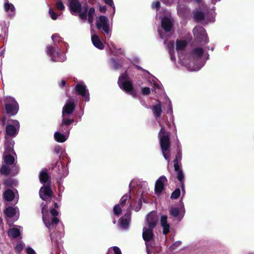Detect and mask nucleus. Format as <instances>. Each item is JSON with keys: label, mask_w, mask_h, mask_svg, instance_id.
Instances as JSON below:
<instances>
[{"label": "nucleus", "mask_w": 254, "mask_h": 254, "mask_svg": "<svg viewBox=\"0 0 254 254\" xmlns=\"http://www.w3.org/2000/svg\"><path fill=\"white\" fill-rule=\"evenodd\" d=\"M168 50L174 49V43L173 41H169L167 44Z\"/></svg>", "instance_id": "53"}, {"label": "nucleus", "mask_w": 254, "mask_h": 254, "mask_svg": "<svg viewBox=\"0 0 254 254\" xmlns=\"http://www.w3.org/2000/svg\"><path fill=\"white\" fill-rule=\"evenodd\" d=\"M153 229L150 228H143L142 233V238L144 241L149 242L152 240L154 238V234L153 232Z\"/></svg>", "instance_id": "16"}, {"label": "nucleus", "mask_w": 254, "mask_h": 254, "mask_svg": "<svg viewBox=\"0 0 254 254\" xmlns=\"http://www.w3.org/2000/svg\"><path fill=\"white\" fill-rule=\"evenodd\" d=\"M60 251L57 249L55 252V254H54V252H53L51 254H60Z\"/></svg>", "instance_id": "64"}, {"label": "nucleus", "mask_w": 254, "mask_h": 254, "mask_svg": "<svg viewBox=\"0 0 254 254\" xmlns=\"http://www.w3.org/2000/svg\"><path fill=\"white\" fill-rule=\"evenodd\" d=\"M53 169H55V171L57 172L58 175L62 176V173L60 169H64V166L61 163V162L57 161L55 164L54 167H52Z\"/></svg>", "instance_id": "33"}, {"label": "nucleus", "mask_w": 254, "mask_h": 254, "mask_svg": "<svg viewBox=\"0 0 254 254\" xmlns=\"http://www.w3.org/2000/svg\"><path fill=\"white\" fill-rule=\"evenodd\" d=\"M168 181L166 177L164 176H162L159 177L156 181L155 185V194H158L161 193L164 189V184Z\"/></svg>", "instance_id": "11"}, {"label": "nucleus", "mask_w": 254, "mask_h": 254, "mask_svg": "<svg viewBox=\"0 0 254 254\" xmlns=\"http://www.w3.org/2000/svg\"><path fill=\"white\" fill-rule=\"evenodd\" d=\"M76 93L85 99V101H89V94L85 85L77 84L75 87Z\"/></svg>", "instance_id": "8"}, {"label": "nucleus", "mask_w": 254, "mask_h": 254, "mask_svg": "<svg viewBox=\"0 0 254 254\" xmlns=\"http://www.w3.org/2000/svg\"><path fill=\"white\" fill-rule=\"evenodd\" d=\"M4 8L5 11L6 12L10 11V12L14 13L15 10L14 6L12 3H9L8 0H4Z\"/></svg>", "instance_id": "32"}, {"label": "nucleus", "mask_w": 254, "mask_h": 254, "mask_svg": "<svg viewBox=\"0 0 254 254\" xmlns=\"http://www.w3.org/2000/svg\"><path fill=\"white\" fill-rule=\"evenodd\" d=\"M43 220L46 227L49 229H51L53 226L57 225L59 222V219L56 217L52 218L51 221L47 222L44 219Z\"/></svg>", "instance_id": "28"}, {"label": "nucleus", "mask_w": 254, "mask_h": 254, "mask_svg": "<svg viewBox=\"0 0 254 254\" xmlns=\"http://www.w3.org/2000/svg\"><path fill=\"white\" fill-rule=\"evenodd\" d=\"M13 122L15 126H19V123L17 121L15 120ZM18 130L19 126L16 128L15 126L11 124L7 125L5 127V132L6 134L11 137L15 136L18 133Z\"/></svg>", "instance_id": "12"}, {"label": "nucleus", "mask_w": 254, "mask_h": 254, "mask_svg": "<svg viewBox=\"0 0 254 254\" xmlns=\"http://www.w3.org/2000/svg\"><path fill=\"white\" fill-rule=\"evenodd\" d=\"M18 167L14 165L12 168H10L9 165H6L5 164L2 165L0 168V173L1 175H4L5 176H8L12 171L13 174V175H16L18 173Z\"/></svg>", "instance_id": "10"}, {"label": "nucleus", "mask_w": 254, "mask_h": 254, "mask_svg": "<svg viewBox=\"0 0 254 254\" xmlns=\"http://www.w3.org/2000/svg\"><path fill=\"white\" fill-rule=\"evenodd\" d=\"M3 184L6 187H11L12 185V180L10 179H5L4 180Z\"/></svg>", "instance_id": "46"}, {"label": "nucleus", "mask_w": 254, "mask_h": 254, "mask_svg": "<svg viewBox=\"0 0 254 254\" xmlns=\"http://www.w3.org/2000/svg\"><path fill=\"white\" fill-rule=\"evenodd\" d=\"M138 207H136L135 208V210L136 211H138L142 207V201H141V199H139V201H138Z\"/></svg>", "instance_id": "57"}, {"label": "nucleus", "mask_w": 254, "mask_h": 254, "mask_svg": "<svg viewBox=\"0 0 254 254\" xmlns=\"http://www.w3.org/2000/svg\"><path fill=\"white\" fill-rule=\"evenodd\" d=\"M20 235V232L19 230L16 228H11L8 232V236L13 239L18 238Z\"/></svg>", "instance_id": "27"}, {"label": "nucleus", "mask_w": 254, "mask_h": 254, "mask_svg": "<svg viewBox=\"0 0 254 254\" xmlns=\"http://www.w3.org/2000/svg\"><path fill=\"white\" fill-rule=\"evenodd\" d=\"M152 7L153 8H155L156 10H158L160 8V2L159 1H155L152 4Z\"/></svg>", "instance_id": "47"}, {"label": "nucleus", "mask_w": 254, "mask_h": 254, "mask_svg": "<svg viewBox=\"0 0 254 254\" xmlns=\"http://www.w3.org/2000/svg\"><path fill=\"white\" fill-rule=\"evenodd\" d=\"M168 52H169L170 55L175 54L174 49H172H172L168 50Z\"/></svg>", "instance_id": "60"}, {"label": "nucleus", "mask_w": 254, "mask_h": 254, "mask_svg": "<svg viewBox=\"0 0 254 254\" xmlns=\"http://www.w3.org/2000/svg\"><path fill=\"white\" fill-rule=\"evenodd\" d=\"M47 54L50 57H51L52 60L53 62H61V61L58 58L61 56V53L59 51H57L56 53V56L54 55V53L55 52V50L54 48L51 46H47Z\"/></svg>", "instance_id": "17"}, {"label": "nucleus", "mask_w": 254, "mask_h": 254, "mask_svg": "<svg viewBox=\"0 0 254 254\" xmlns=\"http://www.w3.org/2000/svg\"><path fill=\"white\" fill-rule=\"evenodd\" d=\"M57 8L60 10H63L64 9V6L62 1L58 0L56 3Z\"/></svg>", "instance_id": "42"}, {"label": "nucleus", "mask_w": 254, "mask_h": 254, "mask_svg": "<svg viewBox=\"0 0 254 254\" xmlns=\"http://www.w3.org/2000/svg\"><path fill=\"white\" fill-rule=\"evenodd\" d=\"M23 248L24 245L22 243H18L14 247L15 252L17 254H19L23 250Z\"/></svg>", "instance_id": "41"}, {"label": "nucleus", "mask_w": 254, "mask_h": 254, "mask_svg": "<svg viewBox=\"0 0 254 254\" xmlns=\"http://www.w3.org/2000/svg\"><path fill=\"white\" fill-rule=\"evenodd\" d=\"M99 10L100 11V12H101L102 13H105L107 10L106 6V5H104V6L100 5L99 8Z\"/></svg>", "instance_id": "55"}, {"label": "nucleus", "mask_w": 254, "mask_h": 254, "mask_svg": "<svg viewBox=\"0 0 254 254\" xmlns=\"http://www.w3.org/2000/svg\"><path fill=\"white\" fill-rule=\"evenodd\" d=\"M203 34H204L205 32L204 29H203ZM202 40H204V44L207 43L208 42V39L207 38V35L206 33H205V35L204 34H203V35L202 36Z\"/></svg>", "instance_id": "56"}, {"label": "nucleus", "mask_w": 254, "mask_h": 254, "mask_svg": "<svg viewBox=\"0 0 254 254\" xmlns=\"http://www.w3.org/2000/svg\"><path fill=\"white\" fill-rule=\"evenodd\" d=\"M27 254H36L35 251L30 247H28L26 250Z\"/></svg>", "instance_id": "54"}, {"label": "nucleus", "mask_w": 254, "mask_h": 254, "mask_svg": "<svg viewBox=\"0 0 254 254\" xmlns=\"http://www.w3.org/2000/svg\"><path fill=\"white\" fill-rule=\"evenodd\" d=\"M71 127H69L67 126L62 125V123L60 126V130L64 134H68L69 133Z\"/></svg>", "instance_id": "38"}, {"label": "nucleus", "mask_w": 254, "mask_h": 254, "mask_svg": "<svg viewBox=\"0 0 254 254\" xmlns=\"http://www.w3.org/2000/svg\"><path fill=\"white\" fill-rule=\"evenodd\" d=\"M54 137L55 140L59 142H64L66 140V136L58 131L55 133Z\"/></svg>", "instance_id": "30"}, {"label": "nucleus", "mask_w": 254, "mask_h": 254, "mask_svg": "<svg viewBox=\"0 0 254 254\" xmlns=\"http://www.w3.org/2000/svg\"><path fill=\"white\" fill-rule=\"evenodd\" d=\"M65 85H66L65 81H64V80H62L61 81V86L64 87V86H65Z\"/></svg>", "instance_id": "61"}, {"label": "nucleus", "mask_w": 254, "mask_h": 254, "mask_svg": "<svg viewBox=\"0 0 254 254\" xmlns=\"http://www.w3.org/2000/svg\"><path fill=\"white\" fill-rule=\"evenodd\" d=\"M54 208L55 209L56 208H57L59 207V205L58 204V203L57 202H54Z\"/></svg>", "instance_id": "63"}, {"label": "nucleus", "mask_w": 254, "mask_h": 254, "mask_svg": "<svg viewBox=\"0 0 254 254\" xmlns=\"http://www.w3.org/2000/svg\"><path fill=\"white\" fill-rule=\"evenodd\" d=\"M62 151V148L59 145L56 146L54 148V152L57 154H60Z\"/></svg>", "instance_id": "49"}, {"label": "nucleus", "mask_w": 254, "mask_h": 254, "mask_svg": "<svg viewBox=\"0 0 254 254\" xmlns=\"http://www.w3.org/2000/svg\"><path fill=\"white\" fill-rule=\"evenodd\" d=\"M193 17L197 21H200L205 19V14L201 11H197L194 14Z\"/></svg>", "instance_id": "35"}, {"label": "nucleus", "mask_w": 254, "mask_h": 254, "mask_svg": "<svg viewBox=\"0 0 254 254\" xmlns=\"http://www.w3.org/2000/svg\"><path fill=\"white\" fill-rule=\"evenodd\" d=\"M174 170L177 173V178L180 182V187L182 189V192L183 193H185V176L183 170L180 168L179 165H178L177 169L174 167Z\"/></svg>", "instance_id": "13"}, {"label": "nucleus", "mask_w": 254, "mask_h": 254, "mask_svg": "<svg viewBox=\"0 0 254 254\" xmlns=\"http://www.w3.org/2000/svg\"><path fill=\"white\" fill-rule=\"evenodd\" d=\"M157 217L155 212H151L147 216L146 222L148 228L154 229L157 224Z\"/></svg>", "instance_id": "14"}, {"label": "nucleus", "mask_w": 254, "mask_h": 254, "mask_svg": "<svg viewBox=\"0 0 254 254\" xmlns=\"http://www.w3.org/2000/svg\"><path fill=\"white\" fill-rule=\"evenodd\" d=\"M96 27L98 30H102L106 34L110 33V23L108 18L104 15H100L97 19Z\"/></svg>", "instance_id": "5"}, {"label": "nucleus", "mask_w": 254, "mask_h": 254, "mask_svg": "<svg viewBox=\"0 0 254 254\" xmlns=\"http://www.w3.org/2000/svg\"><path fill=\"white\" fill-rule=\"evenodd\" d=\"M170 58H171V60L172 61H175L176 60V57H175V54H172V55H170Z\"/></svg>", "instance_id": "59"}, {"label": "nucleus", "mask_w": 254, "mask_h": 254, "mask_svg": "<svg viewBox=\"0 0 254 254\" xmlns=\"http://www.w3.org/2000/svg\"><path fill=\"white\" fill-rule=\"evenodd\" d=\"M75 106L76 105L73 101V99L66 102L63 108L62 116L71 115L75 110Z\"/></svg>", "instance_id": "9"}, {"label": "nucleus", "mask_w": 254, "mask_h": 254, "mask_svg": "<svg viewBox=\"0 0 254 254\" xmlns=\"http://www.w3.org/2000/svg\"><path fill=\"white\" fill-rule=\"evenodd\" d=\"M129 79L127 71H126L119 76L118 81V85L121 89L131 95L133 98H136L137 93L133 88L132 81Z\"/></svg>", "instance_id": "3"}, {"label": "nucleus", "mask_w": 254, "mask_h": 254, "mask_svg": "<svg viewBox=\"0 0 254 254\" xmlns=\"http://www.w3.org/2000/svg\"><path fill=\"white\" fill-rule=\"evenodd\" d=\"M68 116H62V124L64 126H67L71 127V125L74 122V120L72 118L70 119L67 118Z\"/></svg>", "instance_id": "31"}, {"label": "nucleus", "mask_w": 254, "mask_h": 254, "mask_svg": "<svg viewBox=\"0 0 254 254\" xmlns=\"http://www.w3.org/2000/svg\"><path fill=\"white\" fill-rule=\"evenodd\" d=\"M182 159V149L181 146L180 144L178 145L177 153L175 157V159L174 160V167L175 168H178V165H179V161Z\"/></svg>", "instance_id": "23"}, {"label": "nucleus", "mask_w": 254, "mask_h": 254, "mask_svg": "<svg viewBox=\"0 0 254 254\" xmlns=\"http://www.w3.org/2000/svg\"><path fill=\"white\" fill-rule=\"evenodd\" d=\"M161 26L164 31L169 32L172 29L173 22L169 18L164 16L161 20Z\"/></svg>", "instance_id": "15"}, {"label": "nucleus", "mask_w": 254, "mask_h": 254, "mask_svg": "<svg viewBox=\"0 0 254 254\" xmlns=\"http://www.w3.org/2000/svg\"><path fill=\"white\" fill-rule=\"evenodd\" d=\"M204 53L203 49L202 48H195L191 52V55L195 58H200Z\"/></svg>", "instance_id": "29"}, {"label": "nucleus", "mask_w": 254, "mask_h": 254, "mask_svg": "<svg viewBox=\"0 0 254 254\" xmlns=\"http://www.w3.org/2000/svg\"><path fill=\"white\" fill-rule=\"evenodd\" d=\"M121 207L119 204L116 205L114 207L113 211L115 215L118 216L121 214L122 211Z\"/></svg>", "instance_id": "40"}, {"label": "nucleus", "mask_w": 254, "mask_h": 254, "mask_svg": "<svg viewBox=\"0 0 254 254\" xmlns=\"http://www.w3.org/2000/svg\"><path fill=\"white\" fill-rule=\"evenodd\" d=\"M131 198V196L130 195H127V194H125L124 195L121 200H120V205L122 206V207H124L126 203H127V200H128V198Z\"/></svg>", "instance_id": "36"}, {"label": "nucleus", "mask_w": 254, "mask_h": 254, "mask_svg": "<svg viewBox=\"0 0 254 254\" xmlns=\"http://www.w3.org/2000/svg\"><path fill=\"white\" fill-rule=\"evenodd\" d=\"M113 250L114 251V254H122L120 249L118 247H113Z\"/></svg>", "instance_id": "51"}, {"label": "nucleus", "mask_w": 254, "mask_h": 254, "mask_svg": "<svg viewBox=\"0 0 254 254\" xmlns=\"http://www.w3.org/2000/svg\"><path fill=\"white\" fill-rule=\"evenodd\" d=\"M14 142L11 138L5 137V141L4 144L5 153L8 154L13 152V146Z\"/></svg>", "instance_id": "19"}, {"label": "nucleus", "mask_w": 254, "mask_h": 254, "mask_svg": "<svg viewBox=\"0 0 254 254\" xmlns=\"http://www.w3.org/2000/svg\"><path fill=\"white\" fill-rule=\"evenodd\" d=\"M187 46V42L184 40H177L176 50L177 51L183 50Z\"/></svg>", "instance_id": "34"}, {"label": "nucleus", "mask_w": 254, "mask_h": 254, "mask_svg": "<svg viewBox=\"0 0 254 254\" xmlns=\"http://www.w3.org/2000/svg\"><path fill=\"white\" fill-rule=\"evenodd\" d=\"M168 217L166 215H162L161 217L160 223L163 228V234L167 235L170 231V225L167 222Z\"/></svg>", "instance_id": "18"}, {"label": "nucleus", "mask_w": 254, "mask_h": 254, "mask_svg": "<svg viewBox=\"0 0 254 254\" xmlns=\"http://www.w3.org/2000/svg\"><path fill=\"white\" fill-rule=\"evenodd\" d=\"M170 214L174 217H177L180 213L179 209L177 207H171L169 210Z\"/></svg>", "instance_id": "37"}, {"label": "nucleus", "mask_w": 254, "mask_h": 254, "mask_svg": "<svg viewBox=\"0 0 254 254\" xmlns=\"http://www.w3.org/2000/svg\"><path fill=\"white\" fill-rule=\"evenodd\" d=\"M112 63L115 69H119L122 67V65L114 59H112Z\"/></svg>", "instance_id": "44"}, {"label": "nucleus", "mask_w": 254, "mask_h": 254, "mask_svg": "<svg viewBox=\"0 0 254 254\" xmlns=\"http://www.w3.org/2000/svg\"><path fill=\"white\" fill-rule=\"evenodd\" d=\"M4 213L7 217L12 218L16 214V210L12 206H9L4 210Z\"/></svg>", "instance_id": "26"}, {"label": "nucleus", "mask_w": 254, "mask_h": 254, "mask_svg": "<svg viewBox=\"0 0 254 254\" xmlns=\"http://www.w3.org/2000/svg\"><path fill=\"white\" fill-rule=\"evenodd\" d=\"M7 118L6 115L3 116V117L1 118V122L2 126H4L6 124Z\"/></svg>", "instance_id": "58"}, {"label": "nucleus", "mask_w": 254, "mask_h": 254, "mask_svg": "<svg viewBox=\"0 0 254 254\" xmlns=\"http://www.w3.org/2000/svg\"><path fill=\"white\" fill-rule=\"evenodd\" d=\"M50 179V176L47 172L46 169L43 170L40 173L39 179L41 183H46Z\"/></svg>", "instance_id": "21"}, {"label": "nucleus", "mask_w": 254, "mask_h": 254, "mask_svg": "<svg viewBox=\"0 0 254 254\" xmlns=\"http://www.w3.org/2000/svg\"><path fill=\"white\" fill-rule=\"evenodd\" d=\"M49 13L51 17V18L53 20H56L58 18V14L56 12L53 11L52 8H50L49 10Z\"/></svg>", "instance_id": "43"}, {"label": "nucleus", "mask_w": 254, "mask_h": 254, "mask_svg": "<svg viewBox=\"0 0 254 254\" xmlns=\"http://www.w3.org/2000/svg\"><path fill=\"white\" fill-rule=\"evenodd\" d=\"M130 209V208L127 209V213L119 219V224L122 229H126L129 226L131 215V212Z\"/></svg>", "instance_id": "7"}, {"label": "nucleus", "mask_w": 254, "mask_h": 254, "mask_svg": "<svg viewBox=\"0 0 254 254\" xmlns=\"http://www.w3.org/2000/svg\"><path fill=\"white\" fill-rule=\"evenodd\" d=\"M50 211L51 215L53 217H57L59 214L58 211H57L55 208H50Z\"/></svg>", "instance_id": "48"}, {"label": "nucleus", "mask_w": 254, "mask_h": 254, "mask_svg": "<svg viewBox=\"0 0 254 254\" xmlns=\"http://www.w3.org/2000/svg\"><path fill=\"white\" fill-rule=\"evenodd\" d=\"M181 190L179 188H177L172 193L171 195V198L172 199H177L180 195Z\"/></svg>", "instance_id": "39"}, {"label": "nucleus", "mask_w": 254, "mask_h": 254, "mask_svg": "<svg viewBox=\"0 0 254 254\" xmlns=\"http://www.w3.org/2000/svg\"><path fill=\"white\" fill-rule=\"evenodd\" d=\"M3 196L6 200L11 201L14 199L15 194L11 190L8 189L3 192Z\"/></svg>", "instance_id": "24"}, {"label": "nucleus", "mask_w": 254, "mask_h": 254, "mask_svg": "<svg viewBox=\"0 0 254 254\" xmlns=\"http://www.w3.org/2000/svg\"><path fill=\"white\" fill-rule=\"evenodd\" d=\"M162 1L165 3H170L172 2L173 0H162Z\"/></svg>", "instance_id": "62"}, {"label": "nucleus", "mask_w": 254, "mask_h": 254, "mask_svg": "<svg viewBox=\"0 0 254 254\" xmlns=\"http://www.w3.org/2000/svg\"><path fill=\"white\" fill-rule=\"evenodd\" d=\"M107 4L115 8L113 0H103Z\"/></svg>", "instance_id": "52"}, {"label": "nucleus", "mask_w": 254, "mask_h": 254, "mask_svg": "<svg viewBox=\"0 0 254 254\" xmlns=\"http://www.w3.org/2000/svg\"><path fill=\"white\" fill-rule=\"evenodd\" d=\"M4 111L9 117L16 115L19 111V105L12 97H6L4 101Z\"/></svg>", "instance_id": "4"}, {"label": "nucleus", "mask_w": 254, "mask_h": 254, "mask_svg": "<svg viewBox=\"0 0 254 254\" xmlns=\"http://www.w3.org/2000/svg\"><path fill=\"white\" fill-rule=\"evenodd\" d=\"M51 183V182H50ZM53 195V191L50 187V184L43 186L40 190L39 195L41 198L45 201H51V197Z\"/></svg>", "instance_id": "6"}, {"label": "nucleus", "mask_w": 254, "mask_h": 254, "mask_svg": "<svg viewBox=\"0 0 254 254\" xmlns=\"http://www.w3.org/2000/svg\"><path fill=\"white\" fill-rule=\"evenodd\" d=\"M141 92L144 95H147L150 93V89L149 87H145L141 89Z\"/></svg>", "instance_id": "45"}, {"label": "nucleus", "mask_w": 254, "mask_h": 254, "mask_svg": "<svg viewBox=\"0 0 254 254\" xmlns=\"http://www.w3.org/2000/svg\"><path fill=\"white\" fill-rule=\"evenodd\" d=\"M92 42L94 46L97 48L102 50L104 49V45L103 43L101 41L99 37L97 35H94L92 36Z\"/></svg>", "instance_id": "20"}, {"label": "nucleus", "mask_w": 254, "mask_h": 254, "mask_svg": "<svg viewBox=\"0 0 254 254\" xmlns=\"http://www.w3.org/2000/svg\"><path fill=\"white\" fill-rule=\"evenodd\" d=\"M3 161L5 165L9 166L14 164L15 159L10 153H8L4 156Z\"/></svg>", "instance_id": "25"}, {"label": "nucleus", "mask_w": 254, "mask_h": 254, "mask_svg": "<svg viewBox=\"0 0 254 254\" xmlns=\"http://www.w3.org/2000/svg\"><path fill=\"white\" fill-rule=\"evenodd\" d=\"M69 8L72 14H78V16L82 20L85 21L88 17V22L92 24L94 20V16L95 13V9L94 7H90L88 10L87 5L82 7L81 4L78 0H70Z\"/></svg>", "instance_id": "1"}, {"label": "nucleus", "mask_w": 254, "mask_h": 254, "mask_svg": "<svg viewBox=\"0 0 254 254\" xmlns=\"http://www.w3.org/2000/svg\"><path fill=\"white\" fill-rule=\"evenodd\" d=\"M182 244V242L181 241H177L175 243H174L171 247V249L172 250L175 249L176 248L179 247L181 244Z\"/></svg>", "instance_id": "50"}, {"label": "nucleus", "mask_w": 254, "mask_h": 254, "mask_svg": "<svg viewBox=\"0 0 254 254\" xmlns=\"http://www.w3.org/2000/svg\"><path fill=\"white\" fill-rule=\"evenodd\" d=\"M152 111L153 115L156 118L161 116L162 113V106L160 103L156 104L152 107Z\"/></svg>", "instance_id": "22"}, {"label": "nucleus", "mask_w": 254, "mask_h": 254, "mask_svg": "<svg viewBox=\"0 0 254 254\" xmlns=\"http://www.w3.org/2000/svg\"><path fill=\"white\" fill-rule=\"evenodd\" d=\"M158 136L163 156L166 160L169 161L171 158L170 132L166 131L165 127H162L159 131Z\"/></svg>", "instance_id": "2"}]
</instances>
